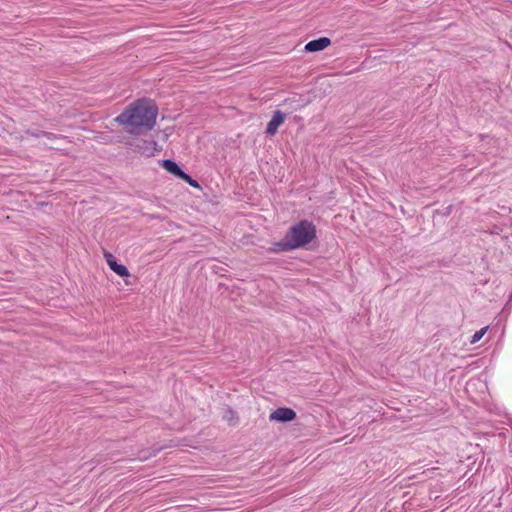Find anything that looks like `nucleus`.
Returning a JSON list of instances; mask_svg holds the SVG:
<instances>
[{"label":"nucleus","mask_w":512,"mask_h":512,"mask_svg":"<svg viewBox=\"0 0 512 512\" xmlns=\"http://www.w3.org/2000/svg\"><path fill=\"white\" fill-rule=\"evenodd\" d=\"M183 180L193 187H198L197 181L193 180L188 174H187L186 179H183Z\"/></svg>","instance_id":"9d476101"},{"label":"nucleus","mask_w":512,"mask_h":512,"mask_svg":"<svg viewBox=\"0 0 512 512\" xmlns=\"http://www.w3.org/2000/svg\"><path fill=\"white\" fill-rule=\"evenodd\" d=\"M487 330H488V327H483L480 330L476 331L474 333V335L472 336L470 343L476 344L477 342H479L482 339V337L485 335Z\"/></svg>","instance_id":"1a4fd4ad"},{"label":"nucleus","mask_w":512,"mask_h":512,"mask_svg":"<svg viewBox=\"0 0 512 512\" xmlns=\"http://www.w3.org/2000/svg\"><path fill=\"white\" fill-rule=\"evenodd\" d=\"M162 166L166 171L180 179H186L187 177V174L179 167V165L176 162L172 160H164Z\"/></svg>","instance_id":"0eeeda50"},{"label":"nucleus","mask_w":512,"mask_h":512,"mask_svg":"<svg viewBox=\"0 0 512 512\" xmlns=\"http://www.w3.org/2000/svg\"><path fill=\"white\" fill-rule=\"evenodd\" d=\"M158 109L153 101L139 99L131 103L115 121L133 135H140L151 130L156 121Z\"/></svg>","instance_id":"f257e3e1"},{"label":"nucleus","mask_w":512,"mask_h":512,"mask_svg":"<svg viewBox=\"0 0 512 512\" xmlns=\"http://www.w3.org/2000/svg\"><path fill=\"white\" fill-rule=\"evenodd\" d=\"M34 138L39 139V138H40V135H39V134H35V133H34Z\"/></svg>","instance_id":"9b49d317"},{"label":"nucleus","mask_w":512,"mask_h":512,"mask_svg":"<svg viewBox=\"0 0 512 512\" xmlns=\"http://www.w3.org/2000/svg\"><path fill=\"white\" fill-rule=\"evenodd\" d=\"M284 120L285 116L281 111L274 112L271 120L267 124L266 133L268 135H274L277 132L279 126L283 124Z\"/></svg>","instance_id":"20e7f679"},{"label":"nucleus","mask_w":512,"mask_h":512,"mask_svg":"<svg viewBox=\"0 0 512 512\" xmlns=\"http://www.w3.org/2000/svg\"><path fill=\"white\" fill-rule=\"evenodd\" d=\"M316 237V227L308 220H302L291 226L282 243L283 250H293L311 243Z\"/></svg>","instance_id":"f03ea898"},{"label":"nucleus","mask_w":512,"mask_h":512,"mask_svg":"<svg viewBox=\"0 0 512 512\" xmlns=\"http://www.w3.org/2000/svg\"><path fill=\"white\" fill-rule=\"evenodd\" d=\"M105 258H106L107 264L109 265L110 269L113 272H115L117 275H119L121 277L129 276L128 269L124 265L118 264L111 254H106Z\"/></svg>","instance_id":"423d86ee"},{"label":"nucleus","mask_w":512,"mask_h":512,"mask_svg":"<svg viewBox=\"0 0 512 512\" xmlns=\"http://www.w3.org/2000/svg\"><path fill=\"white\" fill-rule=\"evenodd\" d=\"M296 413L294 410L286 407L278 408L270 414V420L278 422H288L294 420Z\"/></svg>","instance_id":"7ed1b4c3"},{"label":"nucleus","mask_w":512,"mask_h":512,"mask_svg":"<svg viewBox=\"0 0 512 512\" xmlns=\"http://www.w3.org/2000/svg\"><path fill=\"white\" fill-rule=\"evenodd\" d=\"M331 41L327 37H321L315 40L308 42L305 45V50L308 52H316L324 50L326 47L330 45Z\"/></svg>","instance_id":"39448f33"},{"label":"nucleus","mask_w":512,"mask_h":512,"mask_svg":"<svg viewBox=\"0 0 512 512\" xmlns=\"http://www.w3.org/2000/svg\"><path fill=\"white\" fill-rule=\"evenodd\" d=\"M139 150L143 154H145L147 156H151V155L154 154V151L156 150V142H154V141L147 142L145 144V146L144 147H140Z\"/></svg>","instance_id":"6e6552de"}]
</instances>
